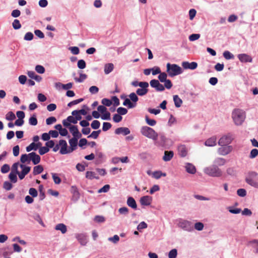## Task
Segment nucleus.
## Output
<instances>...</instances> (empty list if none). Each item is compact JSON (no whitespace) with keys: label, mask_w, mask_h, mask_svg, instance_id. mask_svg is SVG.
Wrapping results in <instances>:
<instances>
[{"label":"nucleus","mask_w":258,"mask_h":258,"mask_svg":"<svg viewBox=\"0 0 258 258\" xmlns=\"http://www.w3.org/2000/svg\"><path fill=\"white\" fill-rule=\"evenodd\" d=\"M246 117L245 111L240 109H234L232 113V118L236 125H241Z\"/></svg>","instance_id":"obj_1"},{"label":"nucleus","mask_w":258,"mask_h":258,"mask_svg":"<svg viewBox=\"0 0 258 258\" xmlns=\"http://www.w3.org/2000/svg\"><path fill=\"white\" fill-rule=\"evenodd\" d=\"M141 133L142 135L149 139L153 140H157L158 135L152 128L148 126H143L141 129Z\"/></svg>","instance_id":"obj_2"},{"label":"nucleus","mask_w":258,"mask_h":258,"mask_svg":"<svg viewBox=\"0 0 258 258\" xmlns=\"http://www.w3.org/2000/svg\"><path fill=\"white\" fill-rule=\"evenodd\" d=\"M167 70L169 76L171 77L178 75L182 73L181 68L176 64L168 63L166 65Z\"/></svg>","instance_id":"obj_3"},{"label":"nucleus","mask_w":258,"mask_h":258,"mask_svg":"<svg viewBox=\"0 0 258 258\" xmlns=\"http://www.w3.org/2000/svg\"><path fill=\"white\" fill-rule=\"evenodd\" d=\"M204 172L212 177H220L222 175V171L217 166L212 165L204 169Z\"/></svg>","instance_id":"obj_4"},{"label":"nucleus","mask_w":258,"mask_h":258,"mask_svg":"<svg viewBox=\"0 0 258 258\" xmlns=\"http://www.w3.org/2000/svg\"><path fill=\"white\" fill-rule=\"evenodd\" d=\"M233 139V135L231 134H228L222 137L219 142L218 144L221 146H227L231 143Z\"/></svg>","instance_id":"obj_5"},{"label":"nucleus","mask_w":258,"mask_h":258,"mask_svg":"<svg viewBox=\"0 0 258 258\" xmlns=\"http://www.w3.org/2000/svg\"><path fill=\"white\" fill-rule=\"evenodd\" d=\"M20 168L22 169L21 172L18 173V176L20 179H23L25 176L30 172L31 167L27 166L24 164H20Z\"/></svg>","instance_id":"obj_6"},{"label":"nucleus","mask_w":258,"mask_h":258,"mask_svg":"<svg viewBox=\"0 0 258 258\" xmlns=\"http://www.w3.org/2000/svg\"><path fill=\"white\" fill-rule=\"evenodd\" d=\"M59 145L60 147V153L61 154L70 153V150L67 149V143L65 140H60L59 141Z\"/></svg>","instance_id":"obj_7"},{"label":"nucleus","mask_w":258,"mask_h":258,"mask_svg":"<svg viewBox=\"0 0 258 258\" xmlns=\"http://www.w3.org/2000/svg\"><path fill=\"white\" fill-rule=\"evenodd\" d=\"M78 121L73 116H69L67 119H64L62 121V124L64 126L68 127L71 125L70 123H73L74 124L77 123Z\"/></svg>","instance_id":"obj_8"},{"label":"nucleus","mask_w":258,"mask_h":258,"mask_svg":"<svg viewBox=\"0 0 258 258\" xmlns=\"http://www.w3.org/2000/svg\"><path fill=\"white\" fill-rule=\"evenodd\" d=\"M70 132L72 134L73 138H81L82 134L79 132L76 125H70L69 126Z\"/></svg>","instance_id":"obj_9"},{"label":"nucleus","mask_w":258,"mask_h":258,"mask_svg":"<svg viewBox=\"0 0 258 258\" xmlns=\"http://www.w3.org/2000/svg\"><path fill=\"white\" fill-rule=\"evenodd\" d=\"M231 150L232 148L231 146H224L219 148L218 150V152L220 155H226L230 153Z\"/></svg>","instance_id":"obj_10"},{"label":"nucleus","mask_w":258,"mask_h":258,"mask_svg":"<svg viewBox=\"0 0 258 258\" xmlns=\"http://www.w3.org/2000/svg\"><path fill=\"white\" fill-rule=\"evenodd\" d=\"M182 66L184 69L195 70L197 68L198 63L196 62L183 61L182 63Z\"/></svg>","instance_id":"obj_11"},{"label":"nucleus","mask_w":258,"mask_h":258,"mask_svg":"<svg viewBox=\"0 0 258 258\" xmlns=\"http://www.w3.org/2000/svg\"><path fill=\"white\" fill-rule=\"evenodd\" d=\"M152 198L149 196L142 197L140 200V203L143 206H149L151 204Z\"/></svg>","instance_id":"obj_12"},{"label":"nucleus","mask_w":258,"mask_h":258,"mask_svg":"<svg viewBox=\"0 0 258 258\" xmlns=\"http://www.w3.org/2000/svg\"><path fill=\"white\" fill-rule=\"evenodd\" d=\"M79 138H73L69 140V144L70 145V149H69V150L70 153L76 150L78 144V140Z\"/></svg>","instance_id":"obj_13"},{"label":"nucleus","mask_w":258,"mask_h":258,"mask_svg":"<svg viewBox=\"0 0 258 258\" xmlns=\"http://www.w3.org/2000/svg\"><path fill=\"white\" fill-rule=\"evenodd\" d=\"M238 57L239 59L241 61L243 62H251L252 61V58L250 56L248 55V54L243 53V54H240L238 55Z\"/></svg>","instance_id":"obj_14"},{"label":"nucleus","mask_w":258,"mask_h":258,"mask_svg":"<svg viewBox=\"0 0 258 258\" xmlns=\"http://www.w3.org/2000/svg\"><path fill=\"white\" fill-rule=\"evenodd\" d=\"M116 134H123V135H127L130 134V131L127 127H120L116 128L115 131Z\"/></svg>","instance_id":"obj_15"},{"label":"nucleus","mask_w":258,"mask_h":258,"mask_svg":"<svg viewBox=\"0 0 258 258\" xmlns=\"http://www.w3.org/2000/svg\"><path fill=\"white\" fill-rule=\"evenodd\" d=\"M178 153L180 156L184 157L186 156L187 150L185 145H180L178 147Z\"/></svg>","instance_id":"obj_16"},{"label":"nucleus","mask_w":258,"mask_h":258,"mask_svg":"<svg viewBox=\"0 0 258 258\" xmlns=\"http://www.w3.org/2000/svg\"><path fill=\"white\" fill-rule=\"evenodd\" d=\"M174 153L172 151H165L164 152V155L163 157V160L164 161H170L173 157Z\"/></svg>","instance_id":"obj_17"},{"label":"nucleus","mask_w":258,"mask_h":258,"mask_svg":"<svg viewBox=\"0 0 258 258\" xmlns=\"http://www.w3.org/2000/svg\"><path fill=\"white\" fill-rule=\"evenodd\" d=\"M186 172L190 174H195L196 172L195 166L191 163H187L185 165Z\"/></svg>","instance_id":"obj_18"},{"label":"nucleus","mask_w":258,"mask_h":258,"mask_svg":"<svg viewBox=\"0 0 258 258\" xmlns=\"http://www.w3.org/2000/svg\"><path fill=\"white\" fill-rule=\"evenodd\" d=\"M205 145L207 146H214L216 145V138L212 137L208 139L205 143Z\"/></svg>","instance_id":"obj_19"},{"label":"nucleus","mask_w":258,"mask_h":258,"mask_svg":"<svg viewBox=\"0 0 258 258\" xmlns=\"http://www.w3.org/2000/svg\"><path fill=\"white\" fill-rule=\"evenodd\" d=\"M127 205L134 209H137V205L135 199L132 197H129L127 200Z\"/></svg>","instance_id":"obj_20"},{"label":"nucleus","mask_w":258,"mask_h":258,"mask_svg":"<svg viewBox=\"0 0 258 258\" xmlns=\"http://www.w3.org/2000/svg\"><path fill=\"white\" fill-rule=\"evenodd\" d=\"M55 229L60 231L62 234L66 233L67 231V226L62 223L57 224L55 226Z\"/></svg>","instance_id":"obj_21"},{"label":"nucleus","mask_w":258,"mask_h":258,"mask_svg":"<svg viewBox=\"0 0 258 258\" xmlns=\"http://www.w3.org/2000/svg\"><path fill=\"white\" fill-rule=\"evenodd\" d=\"M114 69V65L112 63H107L104 66V73L105 74H108L111 72Z\"/></svg>","instance_id":"obj_22"},{"label":"nucleus","mask_w":258,"mask_h":258,"mask_svg":"<svg viewBox=\"0 0 258 258\" xmlns=\"http://www.w3.org/2000/svg\"><path fill=\"white\" fill-rule=\"evenodd\" d=\"M173 101L174 102L175 106L178 108L181 106L182 103V100L178 97V95H175L173 96Z\"/></svg>","instance_id":"obj_23"},{"label":"nucleus","mask_w":258,"mask_h":258,"mask_svg":"<svg viewBox=\"0 0 258 258\" xmlns=\"http://www.w3.org/2000/svg\"><path fill=\"white\" fill-rule=\"evenodd\" d=\"M31 155L33 156L31 161L34 165H36L40 162L41 158L40 156L37 155L35 152L34 153V154Z\"/></svg>","instance_id":"obj_24"},{"label":"nucleus","mask_w":258,"mask_h":258,"mask_svg":"<svg viewBox=\"0 0 258 258\" xmlns=\"http://www.w3.org/2000/svg\"><path fill=\"white\" fill-rule=\"evenodd\" d=\"M179 226L185 230H187L188 227L190 226V222L182 220L179 222Z\"/></svg>","instance_id":"obj_25"},{"label":"nucleus","mask_w":258,"mask_h":258,"mask_svg":"<svg viewBox=\"0 0 258 258\" xmlns=\"http://www.w3.org/2000/svg\"><path fill=\"white\" fill-rule=\"evenodd\" d=\"M43 170V168L42 165H39L36 166L33 168V173L34 175H37L41 173Z\"/></svg>","instance_id":"obj_26"},{"label":"nucleus","mask_w":258,"mask_h":258,"mask_svg":"<svg viewBox=\"0 0 258 258\" xmlns=\"http://www.w3.org/2000/svg\"><path fill=\"white\" fill-rule=\"evenodd\" d=\"M123 105L124 106H127L128 108H132L136 106V103H132L130 99L126 98L123 103Z\"/></svg>","instance_id":"obj_27"},{"label":"nucleus","mask_w":258,"mask_h":258,"mask_svg":"<svg viewBox=\"0 0 258 258\" xmlns=\"http://www.w3.org/2000/svg\"><path fill=\"white\" fill-rule=\"evenodd\" d=\"M246 182L249 185H250L254 187L258 188V182L252 179L251 178H250V177L246 178Z\"/></svg>","instance_id":"obj_28"},{"label":"nucleus","mask_w":258,"mask_h":258,"mask_svg":"<svg viewBox=\"0 0 258 258\" xmlns=\"http://www.w3.org/2000/svg\"><path fill=\"white\" fill-rule=\"evenodd\" d=\"M86 177L89 179H99L98 176H96V174L94 172L87 171L86 173Z\"/></svg>","instance_id":"obj_29"},{"label":"nucleus","mask_w":258,"mask_h":258,"mask_svg":"<svg viewBox=\"0 0 258 258\" xmlns=\"http://www.w3.org/2000/svg\"><path fill=\"white\" fill-rule=\"evenodd\" d=\"M148 92L147 88H139L136 91V94L139 96L145 95Z\"/></svg>","instance_id":"obj_30"},{"label":"nucleus","mask_w":258,"mask_h":258,"mask_svg":"<svg viewBox=\"0 0 258 258\" xmlns=\"http://www.w3.org/2000/svg\"><path fill=\"white\" fill-rule=\"evenodd\" d=\"M214 163L217 165L222 166L225 164L226 160L222 158H217L215 160Z\"/></svg>","instance_id":"obj_31"},{"label":"nucleus","mask_w":258,"mask_h":258,"mask_svg":"<svg viewBox=\"0 0 258 258\" xmlns=\"http://www.w3.org/2000/svg\"><path fill=\"white\" fill-rule=\"evenodd\" d=\"M29 123L32 125H37L38 121L35 114H33L29 119Z\"/></svg>","instance_id":"obj_32"},{"label":"nucleus","mask_w":258,"mask_h":258,"mask_svg":"<svg viewBox=\"0 0 258 258\" xmlns=\"http://www.w3.org/2000/svg\"><path fill=\"white\" fill-rule=\"evenodd\" d=\"M166 175V173H162L161 171H155L153 173V176L156 179H159L161 176H165Z\"/></svg>","instance_id":"obj_33"},{"label":"nucleus","mask_w":258,"mask_h":258,"mask_svg":"<svg viewBox=\"0 0 258 258\" xmlns=\"http://www.w3.org/2000/svg\"><path fill=\"white\" fill-rule=\"evenodd\" d=\"M87 77V75L85 74L80 73V77L79 78H75V80L76 82H83Z\"/></svg>","instance_id":"obj_34"},{"label":"nucleus","mask_w":258,"mask_h":258,"mask_svg":"<svg viewBox=\"0 0 258 258\" xmlns=\"http://www.w3.org/2000/svg\"><path fill=\"white\" fill-rule=\"evenodd\" d=\"M13 27L14 29L17 30L21 27V24L19 20L15 19L12 23Z\"/></svg>","instance_id":"obj_35"},{"label":"nucleus","mask_w":258,"mask_h":258,"mask_svg":"<svg viewBox=\"0 0 258 258\" xmlns=\"http://www.w3.org/2000/svg\"><path fill=\"white\" fill-rule=\"evenodd\" d=\"M20 161L22 163V164H24L26 163H30L28 160V155L26 154H22L20 158Z\"/></svg>","instance_id":"obj_36"},{"label":"nucleus","mask_w":258,"mask_h":258,"mask_svg":"<svg viewBox=\"0 0 258 258\" xmlns=\"http://www.w3.org/2000/svg\"><path fill=\"white\" fill-rule=\"evenodd\" d=\"M6 118L8 120H13L16 118V116L13 112L10 111L6 114Z\"/></svg>","instance_id":"obj_37"},{"label":"nucleus","mask_w":258,"mask_h":258,"mask_svg":"<svg viewBox=\"0 0 258 258\" xmlns=\"http://www.w3.org/2000/svg\"><path fill=\"white\" fill-rule=\"evenodd\" d=\"M100 125V122L97 120H94L91 124V127L93 129L97 130L99 128Z\"/></svg>","instance_id":"obj_38"},{"label":"nucleus","mask_w":258,"mask_h":258,"mask_svg":"<svg viewBox=\"0 0 258 258\" xmlns=\"http://www.w3.org/2000/svg\"><path fill=\"white\" fill-rule=\"evenodd\" d=\"M147 123L150 126H154L156 124V121L154 119H150L147 115L145 117Z\"/></svg>","instance_id":"obj_39"},{"label":"nucleus","mask_w":258,"mask_h":258,"mask_svg":"<svg viewBox=\"0 0 258 258\" xmlns=\"http://www.w3.org/2000/svg\"><path fill=\"white\" fill-rule=\"evenodd\" d=\"M20 165L19 162L15 163L12 165L11 172L17 173L18 175L19 172L18 170V168L19 166H20Z\"/></svg>","instance_id":"obj_40"},{"label":"nucleus","mask_w":258,"mask_h":258,"mask_svg":"<svg viewBox=\"0 0 258 258\" xmlns=\"http://www.w3.org/2000/svg\"><path fill=\"white\" fill-rule=\"evenodd\" d=\"M223 56L226 59H230L234 58V55L229 51H225L223 53Z\"/></svg>","instance_id":"obj_41"},{"label":"nucleus","mask_w":258,"mask_h":258,"mask_svg":"<svg viewBox=\"0 0 258 258\" xmlns=\"http://www.w3.org/2000/svg\"><path fill=\"white\" fill-rule=\"evenodd\" d=\"M101 103L104 106H110L112 103V101L107 98H103L102 99Z\"/></svg>","instance_id":"obj_42"},{"label":"nucleus","mask_w":258,"mask_h":258,"mask_svg":"<svg viewBox=\"0 0 258 258\" xmlns=\"http://www.w3.org/2000/svg\"><path fill=\"white\" fill-rule=\"evenodd\" d=\"M17 173L11 172L9 175L10 179L13 183L17 181Z\"/></svg>","instance_id":"obj_43"},{"label":"nucleus","mask_w":258,"mask_h":258,"mask_svg":"<svg viewBox=\"0 0 258 258\" xmlns=\"http://www.w3.org/2000/svg\"><path fill=\"white\" fill-rule=\"evenodd\" d=\"M35 143L34 142H33L31 143L28 146L26 147V151L28 152H30L31 151L34 150L35 151L37 150V148L36 147Z\"/></svg>","instance_id":"obj_44"},{"label":"nucleus","mask_w":258,"mask_h":258,"mask_svg":"<svg viewBox=\"0 0 258 258\" xmlns=\"http://www.w3.org/2000/svg\"><path fill=\"white\" fill-rule=\"evenodd\" d=\"M129 97L130 99L135 103H136V102L138 101L139 98L137 96V94L135 93H131L129 95Z\"/></svg>","instance_id":"obj_45"},{"label":"nucleus","mask_w":258,"mask_h":258,"mask_svg":"<svg viewBox=\"0 0 258 258\" xmlns=\"http://www.w3.org/2000/svg\"><path fill=\"white\" fill-rule=\"evenodd\" d=\"M167 74L165 73H160L158 76V79L161 82H164L167 80Z\"/></svg>","instance_id":"obj_46"},{"label":"nucleus","mask_w":258,"mask_h":258,"mask_svg":"<svg viewBox=\"0 0 258 258\" xmlns=\"http://www.w3.org/2000/svg\"><path fill=\"white\" fill-rule=\"evenodd\" d=\"M78 67L80 69H84L86 67L85 61L83 59H80L78 61Z\"/></svg>","instance_id":"obj_47"},{"label":"nucleus","mask_w":258,"mask_h":258,"mask_svg":"<svg viewBox=\"0 0 258 258\" xmlns=\"http://www.w3.org/2000/svg\"><path fill=\"white\" fill-rule=\"evenodd\" d=\"M3 187L7 190H10L12 188L13 185L9 181H5L4 183Z\"/></svg>","instance_id":"obj_48"},{"label":"nucleus","mask_w":258,"mask_h":258,"mask_svg":"<svg viewBox=\"0 0 258 258\" xmlns=\"http://www.w3.org/2000/svg\"><path fill=\"white\" fill-rule=\"evenodd\" d=\"M101 133V130H98L97 131H93L88 137V138H92L93 139H97L100 133Z\"/></svg>","instance_id":"obj_49"},{"label":"nucleus","mask_w":258,"mask_h":258,"mask_svg":"<svg viewBox=\"0 0 258 258\" xmlns=\"http://www.w3.org/2000/svg\"><path fill=\"white\" fill-rule=\"evenodd\" d=\"M83 100L84 99L83 98H80L77 100H73L68 104V106L71 107L73 105L80 103L81 102H82Z\"/></svg>","instance_id":"obj_50"},{"label":"nucleus","mask_w":258,"mask_h":258,"mask_svg":"<svg viewBox=\"0 0 258 258\" xmlns=\"http://www.w3.org/2000/svg\"><path fill=\"white\" fill-rule=\"evenodd\" d=\"M177 254V251L176 249H172L168 253L169 258H176Z\"/></svg>","instance_id":"obj_51"},{"label":"nucleus","mask_w":258,"mask_h":258,"mask_svg":"<svg viewBox=\"0 0 258 258\" xmlns=\"http://www.w3.org/2000/svg\"><path fill=\"white\" fill-rule=\"evenodd\" d=\"M101 118L103 120H110V112L107 111H106V112H104L103 113H102Z\"/></svg>","instance_id":"obj_52"},{"label":"nucleus","mask_w":258,"mask_h":258,"mask_svg":"<svg viewBox=\"0 0 258 258\" xmlns=\"http://www.w3.org/2000/svg\"><path fill=\"white\" fill-rule=\"evenodd\" d=\"M118 114L120 115H125L127 112V110L123 107H120L117 109Z\"/></svg>","instance_id":"obj_53"},{"label":"nucleus","mask_w":258,"mask_h":258,"mask_svg":"<svg viewBox=\"0 0 258 258\" xmlns=\"http://www.w3.org/2000/svg\"><path fill=\"white\" fill-rule=\"evenodd\" d=\"M56 121V119L54 116H51L47 118L46 120V123L47 125L51 124Z\"/></svg>","instance_id":"obj_54"},{"label":"nucleus","mask_w":258,"mask_h":258,"mask_svg":"<svg viewBox=\"0 0 258 258\" xmlns=\"http://www.w3.org/2000/svg\"><path fill=\"white\" fill-rule=\"evenodd\" d=\"M77 238L82 245H85L87 242L86 237L83 235H79Z\"/></svg>","instance_id":"obj_55"},{"label":"nucleus","mask_w":258,"mask_h":258,"mask_svg":"<svg viewBox=\"0 0 258 258\" xmlns=\"http://www.w3.org/2000/svg\"><path fill=\"white\" fill-rule=\"evenodd\" d=\"M112 126V125L109 122H104L103 123V127H102V130L104 132H106L108 130H109Z\"/></svg>","instance_id":"obj_56"},{"label":"nucleus","mask_w":258,"mask_h":258,"mask_svg":"<svg viewBox=\"0 0 258 258\" xmlns=\"http://www.w3.org/2000/svg\"><path fill=\"white\" fill-rule=\"evenodd\" d=\"M10 170V166L8 164H5L2 166L1 171L3 173H6Z\"/></svg>","instance_id":"obj_57"},{"label":"nucleus","mask_w":258,"mask_h":258,"mask_svg":"<svg viewBox=\"0 0 258 258\" xmlns=\"http://www.w3.org/2000/svg\"><path fill=\"white\" fill-rule=\"evenodd\" d=\"M52 178L55 184H59L61 182V179L57 176L56 173H52Z\"/></svg>","instance_id":"obj_58"},{"label":"nucleus","mask_w":258,"mask_h":258,"mask_svg":"<svg viewBox=\"0 0 258 258\" xmlns=\"http://www.w3.org/2000/svg\"><path fill=\"white\" fill-rule=\"evenodd\" d=\"M237 194L241 197H244L246 195V191L245 189L240 188L237 190Z\"/></svg>","instance_id":"obj_59"},{"label":"nucleus","mask_w":258,"mask_h":258,"mask_svg":"<svg viewBox=\"0 0 258 258\" xmlns=\"http://www.w3.org/2000/svg\"><path fill=\"white\" fill-rule=\"evenodd\" d=\"M49 151V149L48 148L46 147H41L39 148V153L42 155L47 152Z\"/></svg>","instance_id":"obj_60"},{"label":"nucleus","mask_w":258,"mask_h":258,"mask_svg":"<svg viewBox=\"0 0 258 258\" xmlns=\"http://www.w3.org/2000/svg\"><path fill=\"white\" fill-rule=\"evenodd\" d=\"M122 116L119 114H115L113 116V120L115 122H119L122 120Z\"/></svg>","instance_id":"obj_61"},{"label":"nucleus","mask_w":258,"mask_h":258,"mask_svg":"<svg viewBox=\"0 0 258 258\" xmlns=\"http://www.w3.org/2000/svg\"><path fill=\"white\" fill-rule=\"evenodd\" d=\"M200 37L199 34H192L189 36V40L190 41H194L198 40Z\"/></svg>","instance_id":"obj_62"},{"label":"nucleus","mask_w":258,"mask_h":258,"mask_svg":"<svg viewBox=\"0 0 258 258\" xmlns=\"http://www.w3.org/2000/svg\"><path fill=\"white\" fill-rule=\"evenodd\" d=\"M35 70L39 74H43L45 72L44 68L40 65H37L35 67Z\"/></svg>","instance_id":"obj_63"},{"label":"nucleus","mask_w":258,"mask_h":258,"mask_svg":"<svg viewBox=\"0 0 258 258\" xmlns=\"http://www.w3.org/2000/svg\"><path fill=\"white\" fill-rule=\"evenodd\" d=\"M258 155V150L256 149H253L250 153L249 158H254Z\"/></svg>","instance_id":"obj_64"}]
</instances>
